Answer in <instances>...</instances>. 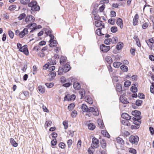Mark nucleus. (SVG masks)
Returning a JSON list of instances; mask_svg holds the SVG:
<instances>
[{
  "label": "nucleus",
  "mask_w": 154,
  "mask_h": 154,
  "mask_svg": "<svg viewBox=\"0 0 154 154\" xmlns=\"http://www.w3.org/2000/svg\"><path fill=\"white\" fill-rule=\"evenodd\" d=\"M62 65V67L60 66L59 68L58 71V75H63L64 72L66 73L69 71L71 69V67L68 63H65Z\"/></svg>",
  "instance_id": "1"
},
{
  "label": "nucleus",
  "mask_w": 154,
  "mask_h": 154,
  "mask_svg": "<svg viewBox=\"0 0 154 154\" xmlns=\"http://www.w3.org/2000/svg\"><path fill=\"white\" fill-rule=\"evenodd\" d=\"M22 44L18 42L17 44V49H18L20 52L23 53L26 56H28L29 54V52L28 49V46L26 45H24L22 46Z\"/></svg>",
  "instance_id": "2"
},
{
  "label": "nucleus",
  "mask_w": 154,
  "mask_h": 154,
  "mask_svg": "<svg viewBox=\"0 0 154 154\" xmlns=\"http://www.w3.org/2000/svg\"><path fill=\"white\" fill-rule=\"evenodd\" d=\"M37 4V1L32 0L28 4V6L31 8V10L32 12H34L38 11L40 10V7Z\"/></svg>",
  "instance_id": "3"
},
{
  "label": "nucleus",
  "mask_w": 154,
  "mask_h": 154,
  "mask_svg": "<svg viewBox=\"0 0 154 154\" xmlns=\"http://www.w3.org/2000/svg\"><path fill=\"white\" fill-rule=\"evenodd\" d=\"M139 140V137L137 135H131L129 138V142L132 144H134L136 145H137Z\"/></svg>",
  "instance_id": "4"
},
{
  "label": "nucleus",
  "mask_w": 154,
  "mask_h": 154,
  "mask_svg": "<svg viewBox=\"0 0 154 154\" xmlns=\"http://www.w3.org/2000/svg\"><path fill=\"white\" fill-rule=\"evenodd\" d=\"M66 93H67L65 94L64 97V101H74L76 98V95L73 94L70 96L69 94H68L67 92H66Z\"/></svg>",
  "instance_id": "5"
},
{
  "label": "nucleus",
  "mask_w": 154,
  "mask_h": 154,
  "mask_svg": "<svg viewBox=\"0 0 154 154\" xmlns=\"http://www.w3.org/2000/svg\"><path fill=\"white\" fill-rule=\"evenodd\" d=\"M75 80V78H73L72 77L67 79V82H65L62 85V86L65 88H67L72 85V83Z\"/></svg>",
  "instance_id": "6"
},
{
  "label": "nucleus",
  "mask_w": 154,
  "mask_h": 154,
  "mask_svg": "<svg viewBox=\"0 0 154 154\" xmlns=\"http://www.w3.org/2000/svg\"><path fill=\"white\" fill-rule=\"evenodd\" d=\"M100 48L101 51L104 53H106L110 49V47L109 46L106 45L105 44H102L100 45Z\"/></svg>",
  "instance_id": "7"
},
{
  "label": "nucleus",
  "mask_w": 154,
  "mask_h": 154,
  "mask_svg": "<svg viewBox=\"0 0 154 154\" xmlns=\"http://www.w3.org/2000/svg\"><path fill=\"white\" fill-rule=\"evenodd\" d=\"M116 91L120 93V94H122L123 92V89H122V85L120 83H116Z\"/></svg>",
  "instance_id": "8"
},
{
  "label": "nucleus",
  "mask_w": 154,
  "mask_h": 154,
  "mask_svg": "<svg viewBox=\"0 0 154 154\" xmlns=\"http://www.w3.org/2000/svg\"><path fill=\"white\" fill-rule=\"evenodd\" d=\"M48 42L49 43L48 45L50 48L54 47L55 46H57V45H58V42L56 40L50 39Z\"/></svg>",
  "instance_id": "9"
},
{
  "label": "nucleus",
  "mask_w": 154,
  "mask_h": 154,
  "mask_svg": "<svg viewBox=\"0 0 154 154\" xmlns=\"http://www.w3.org/2000/svg\"><path fill=\"white\" fill-rule=\"evenodd\" d=\"M116 23L117 25L120 27L121 29H122L123 28V20L121 18L118 17L116 20Z\"/></svg>",
  "instance_id": "10"
},
{
  "label": "nucleus",
  "mask_w": 154,
  "mask_h": 154,
  "mask_svg": "<svg viewBox=\"0 0 154 154\" xmlns=\"http://www.w3.org/2000/svg\"><path fill=\"white\" fill-rule=\"evenodd\" d=\"M28 29L27 28H25L23 29L20 32V38H22L24 37V36L27 35L28 33Z\"/></svg>",
  "instance_id": "11"
},
{
  "label": "nucleus",
  "mask_w": 154,
  "mask_h": 154,
  "mask_svg": "<svg viewBox=\"0 0 154 154\" xmlns=\"http://www.w3.org/2000/svg\"><path fill=\"white\" fill-rule=\"evenodd\" d=\"M121 116L122 118L126 120H130L131 119V116H130L127 113L125 112L122 113Z\"/></svg>",
  "instance_id": "12"
},
{
  "label": "nucleus",
  "mask_w": 154,
  "mask_h": 154,
  "mask_svg": "<svg viewBox=\"0 0 154 154\" xmlns=\"http://www.w3.org/2000/svg\"><path fill=\"white\" fill-rule=\"evenodd\" d=\"M73 82V86L74 89L75 90H79L81 88L80 83L78 82H75V81Z\"/></svg>",
  "instance_id": "13"
},
{
  "label": "nucleus",
  "mask_w": 154,
  "mask_h": 154,
  "mask_svg": "<svg viewBox=\"0 0 154 154\" xmlns=\"http://www.w3.org/2000/svg\"><path fill=\"white\" fill-rule=\"evenodd\" d=\"M139 15L137 14H135L133 20V24L134 26H135L137 24L138 22V19Z\"/></svg>",
  "instance_id": "14"
},
{
  "label": "nucleus",
  "mask_w": 154,
  "mask_h": 154,
  "mask_svg": "<svg viewBox=\"0 0 154 154\" xmlns=\"http://www.w3.org/2000/svg\"><path fill=\"white\" fill-rule=\"evenodd\" d=\"M67 57L65 56L61 55V57L60 58V63L61 65H63L66 62Z\"/></svg>",
  "instance_id": "15"
},
{
  "label": "nucleus",
  "mask_w": 154,
  "mask_h": 154,
  "mask_svg": "<svg viewBox=\"0 0 154 154\" xmlns=\"http://www.w3.org/2000/svg\"><path fill=\"white\" fill-rule=\"evenodd\" d=\"M37 89L38 91L42 94L45 93V87L44 85H39Z\"/></svg>",
  "instance_id": "16"
},
{
  "label": "nucleus",
  "mask_w": 154,
  "mask_h": 154,
  "mask_svg": "<svg viewBox=\"0 0 154 154\" xmlns=\"http://www.w3.org/2000/svg\"><path fill=\"white\" fill-rule=\"evenodd\" d=\"M124 46V44L123 42H119L117 43L116 46V49L119 51L121 50Z\"/></svg>",
  "instance_id": "17"
},
{
  "label": "nucleus",
  "mask_w": 154,
  "mask_h": 154,
  "mask_svg": "<svg viewBox=\"0 0 154 154\" xmlns=\"http://www.w3.org/2000/svg\"><path fill=\"white\" fill-rule=\"evenodd\" d=\"M10 143L13 147H16L18 146V143L13 138H11L10 139Z\"/></svg>",
  "instance_id": "18"
},
{
  "label": "nucleus",
  "mask_w": 154,
  "mask_h": 154,
  "mask_svg": "<svg viewBox=\"0 0 154 154\" xmlns=\"http://www.w3.org/2000/svg\"><path fill=\"white\" fill-rule=\"evenodd\" d=\"M99 140L98 139L96 138L95 137H94L92 138V144L95 145L96 146H99Z\"/></svg>",
  "instance_id": "19"
},
{
  "label": "nucleus",
  "mask_w": 154,
  "mask_h": 154,
  "mask_svg": "<svg viewBox=\"0 0 154 154\" xmlns=\"http://www.w3.org/2000/svg\"><path fill=\"white\" fill-rule=\"evenodd\" d=\"M89 129L93 131L96 128V125L93 123H90L87 124Z\"/></svg>",
  "instance_id": "20"
},
{
  "label": "nucleus",
  "mask_w": 154,
  "mask_h": 154,
  "mask_svg": "<svg viewBox=\"0 0 154 154\" xmlns=\"http://www.w3.org/2000/svg\"><path fill=\"white\" fill-rule=\"evenodd\" d=\"M101 133L105 137L108 138L110 137V136L108 132L106 130H102L101 131Z\"/></svg>",
  "instance_id": "21"
},
{
  "label": "nucleus",
  "mask_w": 154,
  "mask_h": 154,
  "mask_svg": "<svg viewBox=\"0 0 154 154\" xmlns=\"http://www.w3.org/2000/svg\"><path fill=\"white\" fill-rule=\"evenodd\" d=\"M85 99L86 101L89 104H92L93 103V101L91 97L89 96H87L85 97Z\"/></svg>",
  "instance_id": "22"
},
{
  "label": "nucleus",
  "mask_w": 154,
  "mask_h": 154,
  "mask_svg": "<svg viewBox=\"0 0 154 154\" xmlns=\"http://www.w3.org/2000/svg\"><path fill=\"white\" fill-rule=\"evenodd\" d=\"M141 112L138 110H134L131 112V114L134 116H138L141 115Z\"/></svg>",
  "instance_id": "23"
},
{
  "label": "nucleus",
  "mask_w": 154,
  "mask_h": 154,
  "mask_svg": "<svg viewBox=\"0 0 154 154\" xmlns=\"http://www.w3.org/2000/svg\"><path fill=\"white\" fill-rule=\"evenodd\" d=\"M105 60L109 64H111L113 62L112 58L109 56H107L105 58Z\"/></svg>",
  "instance_id": "24"
},
{
  "label": "nucleus",
  "mask_w": 154,
  "mask_h": 154,
  "mask_svg": "<svg viewBox=\"0 0 154 154\" xmlns=\"http://www.w3.org/2000/svg\"><path fill=\"white\" fill-rule=\"evenodd\" d=\"M119 100L121 103L124 104H127L129 103L127 99L125 97L122 98H119Z\"/></svg>",
  "instance_id": "25"
},
{
  "label": "nucleus",
  "mask_w": 154,
  "mask_h": 154,
  "mask_svg": "<svg viewBox=\"0 0 154 154\" xmlns=\"http://www.w3.org/2000/svg\"><path fill=\"white\" fill-rule=\"evenodd\" d=\"M120 69L123 72H127L128 70V67L126 66L124 64H123L120 66Z\"/></svg>",
  "instance_id": "26"
},
{
  "label": "nucleus",
  "mask_w": 154,
  "mask_h": 154,
  "mask_svg": "<svg viewBox=\"0 0 154 154\" xmlns=\"http://www.w3.org/2000/svg\"><path fill=\"white\" fill-rule=\"evenodd\" d=\"M79 93L81 95V97L80 99H82L84 97V96L86 94V91L85 90L83 89H81V90L79 91Z\"/></svg>",
  "instance_id": "27"
},
{
  "label": "nucleus",
  "mask_w": 154,
  "mask_h": 154,
  "mask_svg": "<svg viewBox=\"0 0 154 154\" xmlns=\"http://www.w3.org/2000/svg\"><path fill=\"white\" fill-rule=\"evenodd\" d=\"M34 82H32L31 83L29 84L28 87L29 90L31 92L33 91L34 88Z\"/></svg>",
  "instance_id": "28"
},
{
  "label": "nucleus",
  "mask_w": 154,
  "mask_h": 154,
  "mask_svg": "<svg viewBox=\"0 0 154 154\" xmlns=\"http://www.w3.org/2000/svg\"><path fill=\"white\" fill-rule=\"evenodd\" d=\"M88 108V106L85 103L82 104L81 106V109H82L83 112H86Z\"/></svg>",
  "instance_id": "29"
},
{
  "label": "nucleus",
  "mask_w": 154,
  "mask_h": 154,
  "mask_svg": "<svg viewBox=\"0 0 154 154\" xmlns=\"http://www.w3.org/2000/svg\"><path fill=\"white\" fill-rule=\"evenodd\" d=\"M143 101L142 100L137 99L136 100L135 102V104L137 106H141L143 103Z\"/></svg>",
  "instance_id": "30"
},
{
  "label": "nucleus",
  "mask_w": 154,
  "mask_h": 154,
  "mask_svg": "<svg viewBox=\"0 0 154 154\" xmlns=\"http://www.w3.org/2000/svg\"><path fill=\"white\" fill-rule=\"evenodd\" d=\"M110 29L111 32L113 33H115L118 31V28L116 26L111 27Z\"/></svg>",
  "instance_id": "31"
},
{
  "label": "nucleus",
  "mask_w": 154,
  "mask_h": 154,
  "mask_svg": "<svg viewBox=\"0 0 154 154\" xmlns=\"http://www.w3.org/2000/svg\"><path fill=\"white\" fill-rule=\"evenodd\" d=\"M75 103H72L69 104L68 106V109L69 111H71L75 107Z\"/></svg>",
  "instance_id": "32"
},
{
  "label": "nucleus",
  "mask_w": 154,
  "mask_h": 154,
  "mask_svg": "<svg viewBox=\"0 0 154 154\" xmlns=\"http://www.w3.org/2000/svg\"><path fill=\"white\" fill-rule=\"evenodd\" d=\"M111 42H112L111 38H106L104 40V43L106 45H109L111 43Z\"/></svg>",
  "instance_id": "33"
},
{
  "label": "nucleus",
  "mask_w": 154,
  "mask_h": 154,
  "mask_svg": "<svg viewBox=\"0 0 154 154\" xmlns=\"http://www.w3.org/2000/svg\"><path fill=\"white\" fill-rule=\"evenodd\" d=\"M57 141L56 139H53L51 140V146L53 148H54V146H55L57 145Z\"/></svg>",
  "instance_id": "34"
},
{
  "label": "nucleus",
  "mask_w": 154,
  "mask_h": 154,
  "mask_svg": "<svg viewBox=\"0 0 154 154\" xmlns=\"http://www.w3.org/2000/svg\"><path fill=\"white\" fill-rule=\"evenodd\" d=\"M60 81L61 83L63 84L67 81V79H66L64 76H62L60 78Z\"/></svg>",
  "instance_id": "35"
},
{
  "label": "nucleus",
  "mask_w": 154,
  "mask_h": 154,
  "mask_svg": "<svg viewBox=\"0 0 154 154\" xmlns=\"http://www.w3.org/2000/svg\"><path fill=\"white\" fill-rule=\"evenodd\" d=\"M117 142L122 145H123L125 144V142L123 139L121 137H118L116 138Z\"/></svg>",
  "instance_id": "36"
},
{
  "label": "nucleus",
  "mask_w": 154,
  "mask_h": 154,
  "mask_svg": "<svg viewBox=\"0 0 154 154\" xmlns=\"http://www.w3.org/2000/svg\"><path fill=\"white\" fill-rule=\"evenodd\" d=\"M116 19L114 18H111L108 20V23L111 25H114L115 23Z\"/></svg>",
  "instance_id": "37"
},
{
  "label": "nucleus",
  "mask_w": 154,
  "mask_h": 154,
  "mask_svg": "<svg viewBox=\"0 0 154 154\" xmlns=\"http://www.w3.org/2000/svg\"><path fill=\"white\" fill-rule=\"evenodd\" d=\"M112 42H111L112 44H116L118 42V38L117 36H115L111 38Z\"/></svg>",
  "instance_id": "38"
},
{
  "label": "nucleus",
  "mask_w": 154,
  "mask_h": 154,
  "mask_svg": "<svg viewBox=\"0 0 154 154\" xmlns=\"http://www.w3.org/2000/svg\"><path fill=\"white\" fill-rule=\"evenodd\" d=\"M26 16V14L25 13H21L18 17L17 18L19 20H21L25 18Z\"/></svg>",
  "instance_id": "39"
},
{
  "label": "nucleus",
  "mask_w": 154,
  "mask_h": 154,
  "mask_svg": "<svg viewBox=\"0 0 154 154\" xmlns=\"http://www.w3.org/2000/svg\"><path fill=\"white\" fill-rule=\"evenodd\" d=\"M131 91L133 93H136L138 91V89L137 87L131 86L130 88Z\"/></svg>",
  "instance_id": "40"
},
{
  "label": "nucleus",
  "mask_w": 154,
  "mask_h": 154,
  "mask_svg": "<svg viewBox=\"0 0 154 154\" xmlns=\"http://www.w3.org/2000/svg\"><path fill=\"white\" fill-rule=\"evenodd\" d=\"M121 122L123 125L128 126L131 125V124L129 122L128 120H122L121 121Z\"/></svg>",
  "instance_id": "41"
},
{
  "label": "nucleus",
  "mask_w": 154,
  "mask_h": 154,
  "mask_svg": "<svg viewBox=\"0 0 154 154\" xmlns=\"http://www.w3.org/2000/svg\"><path fill=\"white\" fill-rule=\"evenodd\" d=\"M128 152L129 153H131L133 154H136L137 153V150L133 148H129Z\"/></svg>",
  "instance_id": "42"
},
{
  "label": "nucleus",
  "mask_w": 154,
  "mask_h": 154,
  "mask_svg": "<svg viewBox=\"0 0 154 154\" xmlns=\"http://www.w3.org/2000/svg\"><path fill=\"white\" fill-rule=\"evenodd\" d=\"M131 82L128 80L126 81L124 83V86L125 87L128 88L131 84Z\"/></svg>",
  "instance_id": "43"
},
{
  "label": "nucleus",
  "mask_w": 154,
  "mask_h": 154,
  "mask_svg": "<svg viewBox=\"0 0 154 154\" xmlns=\"http://www.w3.org/2000/svg\"><path fill=\"white\" fill-rule=\"evenodd\" d=\"M92 113L93 115L96 116H98L99 114V111L96 107L94 108V110Z\"/></svg>",
  "instance_id": "44"
},
{
  "label": "nucleus",
  "mask_w": 154,
  "mask_h": 154,
  "mask_svg": "<svg viewBox=\"0 0 154 154\" xmlns=\"http://www.w3.org/2000/svg\"><path fill=\"white\" fill-rule=\"evenodd\" d=\"M47 30V28H43L40 32L38 33V36L40 37L43 34L44 31H46Z\"/></svg>",
  "instance_id": "45"
},
{
  "label": "nucleus",
  "mask_w": 154,
  "mask_h": 154,
  "mask_svg": "<svg viewBox=\"0 0 154 154\" xmlns=\"http://www.w3.org/2000/svg\"><path fill=\"white\" fill-rule=\"evenodd\" d=\"M45 85L47 86L48 88H50L54 86V84L53 82L45 83Z\"/></svg>",
  "instance_id": "46"
},
{
  "label": "nucleus",
  "mask_w": 154,
  "mask_h": 154,
  "mask_svg": "<svg viewBox=\"0 0 154 154\" xmlns=\"http://www.w3.org/2000/svg\"><path fill=\"white\" fill-rule=\"evenodd\" d=\"M52 121L51 120L46 121L45 122V127L47 128L49 126H51L52 124Z\"/></svg>",
  "instance_id": "47"
},
{
  "label": "nucleus",
  "mask_w": 154,
  "mask_h": 154,
  "mask_svg": "<svg viewBox=\"0 0 154 154\" xmlns=\"http://www.w3.org/2000/svg\"><path fill=\"white\" fill-rule=\"evenodd\" d=\"M20 3L23 5H26L30 2V0H20Z\"/></svg>",
  "instance_id": "48"
},
{
  "label": "nucleus",
  "mask_w": 154,
  "mask_h": 154,
  "mask_svg": "<svg viewBox=\"0 0 154 154\" xmlns=\"http://www.w3.org/2000/svg\"><path fill=\"white\" fill-rule=\"evenodd\" d=\"M8 34L10 38L11 39H13L14 36V32L11 30H9L8 31Z\"/></svg>",
  "instance_id": "49"
},
{
  "label": "nucleus",
  "mask_w": 154,
  "mask_h": 154,
  "mask_svg": "<svg viewBox=\"0 0 154 154\" xmlns=\"http://www.w3.org/2000/svg\"><path fill=\"white\" fill-rule=\"evenodd\" d=\"M58 146L62 149H65L66 145L64 142H61L59 143Z\"/></svg>",
  "instance_id": "50"
},
{
  "label": "nucleus",
  "mask_w": 154,
  "mask_h": 154,
  "mask_svg": "<svg viewBox=\"0 0 154 154\" xmlns=\"http://www.w3.org/2000/svg\"><path fill=\"white\" fill-rule=\"evenodd\" d=\"M98 124L100 127V129L103 128V127L105 126L103 122L100 120L99 121H98Z\"/></svg>",
  "instance_id": "51"
},
{
  "label": "nucleus",
  "mask_w": 154,
  "mask_h": 154,
  "mask_svg": "<svg viewBox=\"0 0 154 154\" xmlns=\"http://www.w3.org/2000/svg\"><path fill=\"white\" fill-rule=\"evenodd\" d=\"M138 97L141 99H144L145 98V95L144 94L142 93H139L138 94Z\"/></svg>",
  "instance_id": "52"
},
{
  "label": "nucleus",
  "mask_w": 154,
  "mask_h": 154,
  "mask_svg": "<svg viewBox=\"0 0 154 154\" xmlns=\"http://www.w3.org/2000/svg\"><path fill=\"white\" fill-rule=\"evenodd\" d=\"M63 125L64 126V129L66 130L68 127V121H64L63 122Z\"/></svg>",
  "instance_id": "53"
},
{
  "label": "nucleus",
  "mask_w": 154,
  "mask_h": 154,
  "mask_svg": "<svg viewBox=\"0 0 154 154\" xmlns=\"http://www.w3.org/2000/svg\"><path fill=\"white\" fill-rule=\"evenodd\" d=\"M45 33L46 34V36H48L50 35H51L52 32V31L50 28H49V29H47V30L46 31H45Z\"/></svg>",
  "instance_id": "54"
},
{
  "label": "nucleus",
  "mask_w": 154,
  "mask_h": 154,
  "mask_svg": "<svg viewBox=\"0 0 154 154\" xmlns=\"http://www.w3.org/2000/svg\"><path fill=\"white\" fill-rule=\"evenodd\" d=\"M105 8V4H103L100 7L98 11L100 12H103Z\"/></svg>",
  "instance_id": "55"
},
{
  "label": "nucleus",
  "mask_w": 154,
  "mask_h": 154,
  "mask_svg": "<svg viewBox=\"0 0 154 154\" xmlns=\"http://www.w3.org/2000/svg\"><path fill=\"white\" fill-rule=\"evenodd\" d=\"M94 19V20L96 21L100 20L101 19V17L99 16V15H95L94 14H93Z\"/></svg>",
  "instance_id": "56"
},
{
  "label": "nucleus",
  "mask_w": 154,
  "mask_h": 154,
  "mask_svg": "<svg viewBox=\"0 0 154 154\" xmlns=\"http://www.w3.org/2000/svg\"><path fill=\"white\" fill-rule=\"evenodd\" d=\"M17 6L15 5H11L8 7V10L11 11H12L16 9Z\"/></svg>",
  "instance_id": "57"
},
{
  "label": "nucleus",
  "mask_w": 154,
  "mask_h": 154,
  "mask_svg": "<svg viewBox=\"0 0 154 154\" xmlns=\"http://www.w3.org/2000/svg\"><path fill=\"white\" fill-rule=\"evenodd\" d=\"M154 37H153L152 38H150L148 40H145V41H146L147 42V43H149L152 44H154Z\"/></svg>",
  "instance_id": "58"
},
{
  "label": "nucleus",
  "mask_w": 154,
  "mask_h": 154,
  "mask_svg": "<svg viewBox=\"0 0 154 154\" xmlns=\"http://www.w3.org/2000/svg\"><path fill=\"white\" fill-rule=\"evenodd\" d=\"M95 107V106L94 107H88V110L86 112H92L93 111H94V108Z\"/></svg>",
  "instance_id": "59"
},
{
  "label": "nucleus",
  "mask_w": 154,
  "mask_h": 154,
  "mask_svg": "<svg viewBox=\"0 0 154 154\" xmlns=\"http://www.w3.org/2000/svg\"><path fill=\"white\" fill-rule=\"evenodd\" d=\"M77 115V111L75 110H74L72 112L71 116L72 118H74L76 117Z\"/></svg>",
  "instance_id": "60"
},
{
  "label": "nucleus",
  "mask_w": 154,
  "mask_h": 154,
  "mask_svg": "<svg viewBox=\"0 0 154 154\" xmlns=\"http://www.w3.org/2000/svg\"><path fill=\"white\" fill-rule=\"evenodd\" d=\"M137 75H133L131 77L130 79L132 81H136L137 80Z\"/></svg>",
  "instance_id": "61"
},
{
  "label": "nucleus",
  "mask_w": 154,
  "mask_h": 154,
  "mask_svg": "<svg viewBox=\"0 0 154 154\" xmlns=\"http://www.w3.org/2000/svg\"><path fill=\"white\" fill-rule=\"evenodd\" d=\"M145 42L147 45L149 46V49L151 50H152L154 51V44H149L148 43H147L146 41H145Z\"/></svg>",
  "instance_id": "62"
},
{
  "label": "nucleus",
  "mask_w": 154,
  "mask_h": 154,
  "mask_svg": "<svg viewBox=\"0 0 154 154\" xmlns=\"http://www.w3.org/2000/svg\"><path fill=\"white\" fill-rule=\"evenodd\" d=\"M149 129L151 134L152 135H154V128L151 126H150L149 127Z\"/></svg>",
  "instance_id": "63"
},
{
  "label": "nucleus",
  "mask_w": 154,
  "mask_h": 154,
  "mask_svg": "<svg viewBox=\"0 0 154 154\" xmlns=\"http://www.w3.org/2000/svg\"><path fill=\"white\" fill-rule=\"evenodd\" d=\"M149 23L147 22H146L142 25V27L143 29H146L149 26Z\"/></svg>",
  "instance_id": "64"
}]
</instances>
